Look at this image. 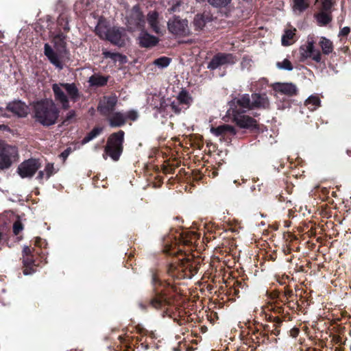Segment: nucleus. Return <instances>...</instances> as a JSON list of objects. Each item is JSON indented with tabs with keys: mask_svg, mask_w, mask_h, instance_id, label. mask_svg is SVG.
<instances>
[{
	"mask_svg": "<svg viewBox=\"0 0 351 351\" xmlns=\"http://www.w3.org/2000/svg\"><path fill=\"white\" fill-rule=\"evenodd\" d=\"M60 110L51 99L34 102L33 114L35 121L43 126L54 125L59 117Z\"/></svg>",
	"mask_w": 351,
	"mask_h": 351,
	"instance_id": "1",
	"label": "nucleus"
},
{
	"mask_svg": "<svg viewBox=\"0 0 351 351\" xmlns=\"http://www.w3.org/2000/svg\"><path fill=\"white\" fill-rule=\"evenodd\" d=\"M55 101L61 105L64 110L70 108L69 99L73 102L80 98V93L75 83H56L52 85Z\"/></svg>",
	"mask_w": 351,
	"mask_h": 351,
	"instance_id": "2",
	"label": "nucleus"
},
{
	"mask_svg": "<svg viewBox=\"0 0 351 351\" xmlns=\"http://www.w3.org/2000/svg\"><path fill=\"white\" fill-rule=\"evenodd\" d=\"M124 135V132L119 130L109 136L104 147V154L103 155V158L105 160H106L107 156L114 161L119 160L123 150Z\"/></svg>",
	"mask_w": 351,
	"mask_h": 351,
	"instance_id": "3",
	"label": "nucleus"
},
{
	"mask_svg": "<svg viewBox=\"0 0 351 351\" xmlns=\"http://www.w3.org/2000/svg\"><path fill=\"white\" fill-rule=\"evenodd\" d=\"M96 33L102 38H106L110 43L121 47L125 45V32L123 28L112 27L106 29L102 25H97L95 27Z\"/></svg>",
	"mask_w": 351,
	"mask_h": 351,
	"instance_id": "4",
	"label": "nucleus"
},
{
	"mask_svg": "<svg viewBox=\"0 0 351 351\" xmlns=\"http://www.w3.org/2000/svg\"><path fill=\"white\" fill-rule=\"evenodd\" d=\"M125 19L128 30L135 32L145 29V19L138 5L133 6L127 12Z\"/></svg>",
	"mask_w": 351,
	"mask_h": 351,
	"instance_id": "5",
	"label": "nucleus"
},
{
	"mask_svg": "<svg viewBox=\"0 0 351 351\" xmlns=\"http://www.w3.org/2000/svg\"><path fill=\"white\" fill-rule=\"evenodd\" d=\"M18 157V150L16 147L8 145L0 140V169L10 168Z\"/></svg>",
	"mask_w": 351,
	"mask_h": 351,
	"instance_id": "6",
	"label": "nucleus"
},
{
	"mask_svg": "<svg viewBox=\"0 0 351 351\" xmlns=\"http://www.w3.org/2000/svg\"><path fill=\"white\" fill-rule=\"evenodd\" d=\"M169 32L178 37H186L191 34L189 22L180 16H173L167 22Z\"/></svg>",
	"mask_w": 351,
	"mask_h": 351,
	"instance_id": "7",
	"label": "nucleus"
},
{
	"mask_svg": "<svg viewBox=\"0 0 351 351\" xmlns=\"http://www.w3.org/2000/svg\"><path fill=\"white\" fill-rule=\"evenodd\" d=\"M315 40L313 36H308L306 42L301 45L299 49L300 56V60L304 61L306 59L311 58L316 62H320L322 60V55L319 50L315 48Z\"/></svg>",
	"mask_w": 351,
	"mask_h": 351,
	"instance_id": "8",
	"label": "nucleus"
},
{
	"mask_svg": "<svg viewBox=\"0 0 351 351\" xmlns=\"http://www.w3.org/2000/svg\"><path fill=\"white\" fill-rule=\"evenodd\" d=\"M229 113H245L247 111L252 110L251 95L249 94H243L234 98L229 102Z\"/></svg>",
	"mask_w": 351,
	"mask_h": 351,
	"instance_id": "9",
	"label": "nucleus"
},
{
	"mask_svg": "<svg viewBox=\"0 0 351 351\" xmlns=\"http://www.w3.org/2000/svg\"><path fill=\"white\" fill-rule=\"evenodd\" d=\"M236 62L234 57L230 53H219L213 56L208 64L207 68L215 70L221 66L233 64Z\"/></svg>",
	"mask_w": 351,
	"mask_h": 351,
	"instance_id": "10",
	"label": "nucleus"
},
{
	"mask_svg": "<svg viewBox=\"0 0 351 351\" xmlns=\"http://www.w3.org/2000/svg\"><path fill=\"white\" fill-rule=\"evenodd\" d=\"M40 167V164L38 160L29 159L19 166L18 173L23 178H32Z\"/></svg>",
	"mask_w": 351,
	"mask_h": 351,
	"instance_id": "11",
	"label": "nucleus"
},
{
	"mask_svg": "<svg viewBox=\"0 0 351 351\" xmlns=\"http://www.w3.org/2000/svg\"><path fill=\"white\" fill-rule=\"evenodd\" d=\"M117 104L116 96L104 97L99 102L97 110L104 116H108L113 112L115 106Z\"/></svg>",
	"mask_w": 351,
	"mask_h": 351,
	"instance_id": "12",
	"label": "nucleus"
},
{
	"mask_svg": "<svg viewBox=\"0 0 351 351\" xmlns=\"http://www.w3.org/2000/svg\"><path fill=\"white\" fill-rule=\"evenodd\" d=\"M6 109L19 117H25L29 112V107L20 100L13 101L8 104Z\"/></svg>",
	"mask_w": 351,
	"mask_h": 351,
	"instance_id": "13",
	"label": "nucleus"
},
{
	"mask_svg": "<svg viewBox=\"0 0 351 351\" xmlns=\"http://www.w3.org/2000/svg\"><path fill=\"white\" fill-rule=\"evenodd\" d=\"M147 21L150 29L157 34L162 33V25L161 24L159 14L156 11H150L147 14L145 22Z\"/></svg>",
	"mask_w": 351,
	"mask_h": 351,
	"instance_id": "14",
	"label": "nucleus"
},
{
	"mask_svg": "<svg viewBox=\"0 0 351 351\" xmlns=\"http://www.w3.org/2000/svg\"><path fill=\"white\" fill-rule=\"evenodd\" d=\"M271 86L276 92L289 97L295 95L298 93L296 85L291 82H276L274 83Z\"/></svg>",
	"mask_w": 351,
	"mask_h": 351,
	"instance_id": "15",
	"label": "nucleus"
},
{
	"mask_svg": "<svg viewBox=\"0 0 351 351\" xmlns=\"http://www.w3.org/2000/svg\"><path fill=\"white\" fill-rule=\"evenodd\" d=\"M252 110L268 109L270 101L265 93H252L251 95Z\"/></svg>",
	"mask_w": 351,
	"mask_h": 351,
	"instance_id": "16",
	"label": "nucleus"
},
{
	"mask_svg": "<svg viewBox=\"0 0 351 351\" xmlns=\"http://www.w3.org/2000/svg\"><path fill=\"white\" fill-rule=\"evenodd\" d=\"M234 122L241 128H254L256 127V121L244 113L232 114Z\"/></svg>",
	"mask_w": 351,
	"mask_h": 351,
	"instance_id": "17",
	"label": "nucleus"
},
{
	"mask_svg": "<svg viewBox=\"0 0 351 351\" xmlns=\"http://www.w3.org/2000/svg\"><path fill=\"white\" fill-rule=\"evenodd\" d=\"M210 132L217 136L230 137L234 136L237 133L235 128L228 124H223L217 128H211Z\"/></svg>",
	"mask_w": 351,
	"mask_h": 351,
	"instance_id": "18",
	"label": "nucleus"
},
{
	"mask_svg": "<svg viewBox=\"0 0 351 351\" xmlns=\"http://www.w3.org/2000/svg\"><path fill=\"white\" fill-rule=\"evenodd\" d=\"M107 119L112 128L121 127L126 123V117L122 112H113L107 116Z\"/></svg>",
	"mask_w": 351,
	"mask_h": 351,
	"instance_id": "19",
	"label": "nucleus"
},
{
	"mask_svg": "<svg viewBox=\"0 0 351 351\" xmlns=\"http://www.w3.org/2000/svg\"><path fill=\"white\" fill-rule=\"evenodd\" d=\"M44 53L52 64H53L56 68H58L60 70L62 69L63 65L60 60L59 56L53 50L51 46L47 43H46L44 46Z\"/></svg>",
	"mask_w": 351,
	"mask_h": 351,
	"instance_id": "20",
	"label": "nucleus"
},
{
	"mask_svg": "<svg viewBox=\"0 0 351 351\" xmlns=\"http://www.w3.org/2000/svg\"><path fill=\"white\" fill-rule=\"evenodd\" d=\"M139 44L141 47L149 48L156 46L159 40L157 37L142 31L138 37Z\"/></svg>",
	"mask_w": 351,
	"mask_h": 351,
	"instance_id": "21",
	"label": "nucleus"
},
{
	"mask_svg": "<svg viewBox=\"0 0 351 351\" xmlns=\"http://www.w3.org/2000/svg\"><path fill=\"white\" fill-rule=\"evenodd\" d=\"M154 283L156 295L153 299L151 300L150 304L156 308H160L167 304V300L164 294L162 293V291L157 289L156 287V282L155 278H154Z\"/></svg>",
	"mask_w": 351,
	"mask_h": 351,
	"instance_id": "22",
	"label": "nucleus"
},
{
	"mask_svg": "<svg viewBox=\"0 0 351 351\" xmlns=\"http://www.w3.org/2000/svg\"><path fill=\"white\" fill-rule=\"evenodd\" d=\"M211 21L209 14H197L193 19V26L196 30H202L205 25Z\"/></svg>",
	"mask_w": 351,
	"mask_h": 351,
	"instance_id": "23",
	"label": "nucleus"
},
{
	"mask_svg": "<svg viewBox=\"0 0 351 351\" xmlns=\"http://www.w3.org/2000/svg\"><path fill=\"white\" fill-rule=\"evenodd\" d=\"M108 80V77L95 74L89 77L88 82L90 86H102L106 84Z\"/></svg>",
	"mask_w": 351,
	"mask_h": 351,
	"instance_id": "24",
	"label": "nucleus"
},
{
	"mask_svg": "<svg viewBox=\"0 0 351 351\" xmlns=\"http://www.w3.org/2000/svg\"><path fill=\"white\" fill-rule=\"evenodd\" d=\"M103 55L106 58H110L114 62H119L121 64L127 62V57L119 53L104 51Z\"/></svg>",
	"mask_w": 351,
	"mask_h": 351,
	"instance_id": "25",
	"label": "nucleus"
},
{
	"mask_svg": "<svg viewBox=\"0 0 351 351\" xmlns=\"http://www.w3.org/2000/svg\"><path fill=\"white\" fill-rule=\"evenodd\" d=\"M316 19L319 24L322 25H326L329 23L332 17L330 16V11H322L316 15Z\"/></svg>",
	"mask_w": 351,
	"mask_h": 351,
	"instance_id": "26",
	"label": "nucleus"
},
{
	"mask_svg": "<svg viewBox=\"0 0 351 351\" xmlns=\"http://www.w3.org/2000/svg\"><path fill=\"white\" fill-rule=\"evenodd\" d=\"M23 263L25 267L23 270L24 275H30L35 272V271L32 267V266L34 265V261L32 258L31 256H23Z\"/></svg>",
	"mask_w": 351,
	"mask_h": 351,
	"instance_id": "27",
	"label": "nucleus"
},
{
	"mask_svg": "<svg viewBox=\"0 0 351 351\" xmlns=\"http://www.w3.org/2000/svg\"><path fill=\"white\" fill-rule=\"evenodd\" d=\"M320 103L321 101L317 96L311 95L306 99L304 104L310 110L313 111L320 106Z\"/></svg>",
	"mask_w": 351,
	"mask_h": 351,
	"instance_id": "28",
	"label": "nucleus"
},
{
	"mask_svg": "<svg viewBox=\"0 0 351 351\" xmlns=\"http://www.w3.org/2000/svg\"><path fill=\"white\" fill-rule=\"evenodd\" d=\"M103 131V128L100 127L94 128L89 133L86 134V136L82 139V144L84 145L90 141L95 138L97 136H99Z\"/></svg>",
	"mask_w": 351,
	"mask_h": 351,
	"instance_id": "29",
	"label": "nucleus"
},
{
	"mask_svg": "<svg viewBox=\"0 0 351 351\" xmlns=\"http://www.w3.org/2000/svg\"><path fill=\"white\" fill-rule=\"evenodd\" d=\"M319 45L322 48V52L326 55L330 53L333 50L332 43L325 37L321 38Z\"/></svg>",
	"mask_w": 351,
	"mask_h": 351,
	"instance_id": "30",
	"label": "nucleus"
},
{
	"mask_svg": "<svg viewBox=\"0 0 351 351\" xmlns=\"http://www.w3.org/2000/svg\"><path fill=\"white\" fill-rule=\"evenodd\" d=\"M295 29H287L282 36V45L284 46L290 45L292 42L291 40L293 38L295 35Z\"/></svg>",
	"mask_w": 351,
	"mask_h": 351,
	"instance_id": "31",
	"label": "nucleus"
},
{
	"mask_svg": "<svg viewBox=\"0 0 351 351\" xmlns=\"http://www.w3.org/2000/svg\"><path fill=\"white\" fill-rule=\"evenodd\" d=\"M308 8L305 0H293V9L295 12L301 13Z\"/></svg>",
	"mask_w": 351,
	"mask_h": 351,
	"instance_id": "32",
	"label": "nucleus"
},
{
	"mask_svg": "<svg viewBox=\"0 0 351 351\" xmlns=\"http://www.w3.org/2000/svg\"><path fill=\"white\" fill-rule=\"evenodd\" d=\"M171 62V59L169 58L162 56L159 58L156 59L154 61V64L160 69H164L167 67Z\"/></svg>",
	"mask_w": 351,
	"mask_h": 351,
	"instance_id": "33",
	"label": "nucleus"
},
{
	"mask_svg": "<svg viewBox=\"0 0 351 351\" xmlns=\"http://www.w3.org/2000/svg\"><path fill=\"white\" fill-rule=\"evenodd\" d=\"M207 2L214 8H221L228 5L232 0H206Z\"/></svg>",
	"mask_w": 351,
	"mask_h": 351,
	"instance_id": "34",
	"label": "nucleus"
},
{
	"mask_svg": "<svg viewBox=\"0 0 351 351\" xmlns=\"http://www.w3.org/2000/svg\"><path fill=\"white\" fill-rule=\"evenodd\" d=\"M191 97L186 91H181L177 97V101L180 104L188 105L189 104Z\"/></svg>",
	"mask_w": 351,
	"mask_h": 351,
	"instance_id": "35",
	"label": "nucleus"
},
{
	"mask_svg": "<svg viewBox=\"0 0 351 351\" xmlns=\"http://www.w3.org/2000/svg\"><path fill=\"white\" fill-rule=\"evenodd\" d=\"M276 66L279 69H282V70H287V71H292L293 70V66L291 64V62L287 59H285L282 62H278L276 63Z\"/></svg>",
	"mask_w": 351,
	"mask_h": 351,
	"instance_id": "36",
	"label": "nucleus"
},
{
	"mask_svg": "<svg viewBox=\"0 0 351 351\" xmlns=\"http://www.w3.org/2000/svg\"><path fill=\"white\" fill-rule=\"evenodd\" d=\"M66 36L62 34H58L53 38V41L56 45H58L60 47H64L65 45Z\"/></svg>",
	"mask_w": 351,
	"mask_h": 351,
	"instance_id": "37",
	"label": "nucleus"
},
{
	"mask_svg": "<svg viewBox=\"0 0 351 351\" xmlns=\"http://www.w3.org/2000/svg\"><path fill=\"white\" fill-rule=\"evenodd\" d=\"M45 177L47 179L49 178L50 176H51L53 174L56 173V171L54 169L53 164L52 163H47L45 168Z\"/></svg>",
	"mask_w": 351,
	"mask_h": 351,
	"instance_id": "38",
	"label": "nucleus"
},
{
	"mask_svg": "<svg viewBox=\"0 0 351 351\" xmlns=\"http://www.w3.org/2000/svg\"><path fill=\"white\" fill-rule=\"evenodd\" d=\"M23 230V226L20 219L16 220L13 224V232L15 235L19 234Z\"/></svg>",
	"mask_w": 351,
	"mask_h": 351,
	"instance_id": "39",
	"label": "nucleus"
},
{
	"mask_svg": "<svg viewBox=\"0 0 351 351\" xmlns=\"http://www.w3.org/2000/svg\"><path fill=\"white\" fill-rule=\"evenodd\" d=\"M125 116L126 117V121L128 119H130L131 121H134L137 120V119L138 118V114L137 111L134 110H131L127 112L126 113H125Z\"/></svg>",
	"mask_w": 351,
	"mask_h": 351,
	"instance_id": "40",
	"label": "nucleus"
},
{
	"mask_svg": "<svg viewBox=\"0 0 351 351\" xmlns=\"http://www.w3.org/2000/svg\"><path fill=\"white\" fill-rule=\"evenodd\" d=\"M322 10L324 11H330L332 6V0H322Z\"/></svg>",
	"mask_w": 351,
	"mask_h": 351,
	"instance_id": "41",
	"label": "nucleus"
},
{
	"mask_svg": "<svg viewBox=\"0 0 351 351\" xmlns=\"http://www.w3.org/2000/svg\"><path fill=\"white\" fill-rule=\"evenodd\" d=\"M180 103H178V101H173L171 105H170V108L171 109L174 111L176 113H179L180 111H181V108L179 107L180 106Z\"/></svg>",
	"mask_w": 351,
	"mask_h": 351,
	"instance_id": "42",
	"label": "nucleus"
},
{
	"mask_svg": "<svg viewBox=\"0 0 351 351\" xmlns=\"http://www.w3.org/2000/svg\"><path fill=\"white\" fill-rule=\"evenodd\" d=\"M75 117V112L74 110H70L66 114V118L64 121V123L65 122H69L72 119H73Z\"/></svg>",
	"mask_w": 351,
	"mask_h": 351,
	"instance_id": "43",
	"label": "nucleus"
},
{
	"mask_svg": "<svg viewBox=\"0 0 351 351\" xmlns=\"http://www.w3.org/2000/svg\"><path fill=\"white\" fill-rule=\"evenodd\" d=\"M32 250L28 246H24L23 249V256H32Z\"/></svg>",
	"mask_w": 351,
	"mask_h": 351,
	"instance_id": "44",
	"label": "nucleus"
},
{
	"mask_svg": "<svg viewBox=\"0 0 351 351\" xmlns=\"http://www.w3.org/2000/svg\"><path fill=\"white\" fill-rule=\"evenodd\" d=\"M350 27H343V28H342V29H341V30L340 31L339 36H346L347 35H348V34L350 33Z\"/></svg>",
	"mask_w": 351,
	"mask_h": 351,
	"instance_id": "45",
	"label": "nucleus"
},
{
	"mask_svg": "<svg viewBox=\"0 0 351 351\" xmlns=\"http://www.w3.org/2000/svg\"><path fill=\"white\" fill-rule=\"evenodd\" d=\"M70 154V149H65L63 152L61 153L60 157L65 160Z\"/></svg>",
	"mask_w": 351,
	"mask_h": 351,
	"instance_id": "46",
	"label": "nucleus"
},
{
	"mask_svg": "<svg viewBox=\"0 0 351 351\" xmlns=\"http://www.w3.org/2000/svg\"><path fill=\"white\" fill-rule=\"evenodd\" d=\"M180 6L179 3L172 6L169 10L170 12H176L178 10V7Z\"/></svg>",
	"mask_w": 351,
	"mask_h": 351,
	"instance_id": "47",
	"label": "nucleus"
},
{
	"mask_svg": "<svg viewBox=\"0 0 351 351\" xmlns=\"http://www.w3.org/2000/svg\"><path fill=\"white\" fill-rule=\"evenodd\" d=\"M45 175V170H44V171H40L38 172V175L37 178H38V179H43V178H44Z\"/></svg>",
	"mask_w": 351,
	"mask_h": 351,
	"instance_id": "48",
	"label": "nucleus"
},
{
	"mask_svg": "<svg viewBox=\"0 0 351 351\" xmlns=\"http://www.w3.org/2000/svg\"><path fill=\"white\" fill-rule=\"evenodd\" d=\"M0 130H9V128L7 125H0Z\"/></svg>",
	"mask_w": 351,
	"mask_h": 351,
	"instance_id": "49",
	"label": "nucleus"
},
{
	"mask_svg": "<svg viewBox=\"0 0 351 351\" xmlns=\"http://www.w3.org/2000/svg\"><path fill=\"white\" fill-rule=\"evenodd\" d=\"M191 271L193 272L194 274H196L197 272V269L194 267L193 269H190Z\"/></svg>",
	"mask_w": 351,
	"mask_h": 351,
	"instance_id": "50",
	"label": "nucleus"
},
{
	"mask_svg": "<svg viewBox=\"0 0 351 351\" xmlns=\"http://www.w3.org/2000/svg\"><path fill=\"white\" fill-rule=\"evenodd\" d=\"M139 305H140L141 308H142L143 309L145 308V306L143 304L141 303Z\"/></svg>",
	"mask_w": 351,
	"mask_h": 351,
	"instance_id": "51",
	"label": "nucleus"
},
{
	"mask_svg": "<svg viewBox=\"0 0 351 351\" xmlns=\"http://www.w3.org/2000/svg\"><path fill=\"white\" fill-rule=\"evenodd\" d=\"M40 239H36V245H38V241H40Z\"/></svg>",
	"mask_w": 351,
	"mask_h": 351,
	"instance_id": "52",
	"label": "nucleus"
}]
</instances>
